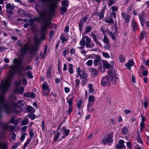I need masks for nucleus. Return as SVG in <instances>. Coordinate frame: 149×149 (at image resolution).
Returning <instances> with one entry per match:
<instances>
[{
    "mask_svg": "<svg viewBox=\"0 0 149 149\" xmlns=\"http://www.w3.org/2000/svg\"><path fill=\"white\" fill-rule=\"evenodd\" d=\"M26 106L25 102L22 100H19L17 102L13 103L12 104V107L14 109H19L21 111H22L26 109Z\"/></svg>",
    "mask_w": 149,
    "mask_h": 149,
    "instance_id": "1",
    "label": "nucleus"
},
{
    "mask_svg": "<svg viewBox=\"0 0 149 149\" xmlns=\"http://www.w3.org/2000/svg\"><path fill=\"white\" fill-rule=\"evenodd\" d=\"M40 42V40L38 39L37 37L35 38V46L31 47L29 51L30 55L32 57L34 55L35 52L38 50V45L39 44Z\"/></svg>",
    "mask_w": 149,
    "mask_h": 149,
    "instance_id": "2",
    "label": "nucleus"
},
{
    "mask_svg": "<svg viewBox=\"0 0 149 149\" xmlns=\"http://www.w3.org/2000/svg\"><path fill=\"white\" fill-rule=\"evenodd\" d=\"M17 46L20 48V55L24 56L27 52L29 47L26 44H22L19 40L17 41Z\"/></svg>",
    "mask_w": 149,
    "mask_h": 149,
    "instance_id": "3",
    "label": "nucleus"
},
{
    "mask_svg": "<svg viewBox=\"0 0 149 149\" xmlns=\"http://www.w3.org/2000/svg\"><path fill=\"white\" fill-rule=\"evenodd\" d=\"M4 98L3 96L0 95V105L3 106L5 109L6 113L8 114H10L12 112L11 108L8 104H4L3 102Z\"/></svg>",
    "mask_w": 149,
    "mask_h": 149,
    "instance_id": "4",
    "label": "nucleus"
},
{
    "mask_svg": "<svg viewBox=\"0 0 149 149\" xmlns=\"http://www.w3.org/2000/svg\"><path fill=\"white\" fill-rule=\"evenodd\" d=\"M11 80L9 79H5L4 81H1V88L2 91L5 93L9 87Z\"/></svg>",
    "mask_w": 149,
    "mask_h": 149,
    "instance_id": "5",
    "label": "nucleus"
},
{
    "mask_svg": "<svg viewBox=\"0 0 149 149\" xmlns=\"http://www.w3.org/2000/svg\"><path fill=\"white\" fill-rule=\"evenodd\" d=\"M10 67L11 68V72L13 74H14L16 73L20 74L21 71H26L23 68H18V66L17 65L11 66Z\"/></svg>",
    "mask_w": 149,
    "mask_h": 149,
    "instance_id": "6",
    "label": "nucleus"
},
{
    "mask_svg": "<svg viewBox=\"0 0 149 149\" xmlns=\"http://www.w3.org/2000/svg\"><path fill=\"white\" fill-rule=\"evenodd\" d=\"M108 73L110 77L109 78L110 81H111V83L113 84H115L116 82V78L114 71L109 70L108 71Z\"/></svg>",
    "mask_w": 149,
    "mask_h": 149,
    "instance_id": "7",
    "label": "nucleus"
},
{
    "mask_svg": "<svg viewBox=\"0 0 149 149\" xmlns=\"http://www.w3.org/2000/svg\"><path fill=\"white\" fill-rule=\"evenodd\" d=\"M41 21V32H45L47 27V26L49 24V22L47 21V19H42Z\"/></svg>",
    "mask_w": 149,
    "mask_h": 149,
    "instance_id": "8",
    "label": "nucleus"
},
{
    "mask_svg": "<svg viewBox=\"0 0 149 149\" xmlns=\"http://www.w3.org/2000/svg\"><path fill=\"white\" fill-rule=\"evenodd\" d=\"M6 12L7 14L12 15L13 14V10L14 9L15 6L14 4H11L9 3L6 4Z\"/></svg>",
    "mask_w": 149,
    "mask_h": 149,
    "instance_id": "9",
    "label": "nucleus"
},
{
    "mask_svg": "<svg viewBox=\"0 0 149 149\" xmlns=\"http://www.w3.org/2000/svg\"><path fill=\"white\" fill-rule=\"evenodd\" d=\"M113 136L110 134L104 136L102 139V141L104 144L109 143H112L113 141Z\"/></svg>",
    "mask_w": 149,
    "mask_h": 149,
    "instance_id": "10",
    "label": "nucleus"
},
{
    "mask_svg": "<svg viewBox=\"0 0 149 149\" xmlns=\"http://www.w3.org/2000/svg\"><path fill=\"white\" fill-rule=\"evenodd\" d=\"M85 45L86 47L88 48H92L95 45L94 42H92L91 39L87 36H86Z\"/></svg>",
    "mask_w": 149,
    "mask_h": 149,
    "instance_id": "11",
    "label": "nucleus"
},
{
    "mask_svg": "<svg viewBox=\"0 0 149 149\" xmlns=\"http://www.w3.org/2000/svg\"><path fill=\"white\" fill-rule=\"evenodd\" d=\"M36 19H29L28 22H27L26 24L24 25V28H26L28 26L31 25L32 30H33L34 29V25L33 24V23L35 21V20Z\"/></svg>",
    "mask_w": 149,
    "mask_h": 149,
    "instance_id": "12",
    "label": "nucleus"
},
{
    "mask_svg": "<svg viewBox=\"0 0 149 149\" xmlns=\"http://www.w3.org/2000/svg\"><path fill=\"white\" fill-rule=\"evenodd\" d=\"M8 123H3L1 124V127L3 129L8 130V129H9L11 131H13L15 129V127L12 125H8Z\"/></svg>",
    "mask_w": 149,
    "mask_h": 149,
    "instance_id": "13",
    "label": "nucleus"
},
{
    "mask_svg": "<svg viewBox=\"0 0 149 149\" xmlns=\"http://www.w3.org/2000/svg\"><path fill=\"white\" fill-rule=\"evenodd\" d=\"M101 58H100L98 56L94 60L93 63L94 65L95 66H97L99 65L100 67V68H101Z\"/></svg>",
    "mask_w": 149,
    "mask_h": 149,
    "instance_id": "14",
    "label": "nucleus"
},
{
    "mask_svg": "<svg viewBox=\"0 0 149 149\" xmlns=\"http://www.w3.org/2000/svg\"><path fill=\"white\" fill-rule=\"evenodd\" d=\"M91 35L95 43L96 44L98 45H100V47H102V45L97 39V36L95 35L93 32L91 33Z\"/></svg>",
    "mask_w": 149,
    "mask_h": 149,
    "instance_id": "15",
    "label": "nucleus"
},
{
    "mask_svg": "<svg viewBox=\"0 0 149 149\" xmlns=\"http://www.w3.org/2000/svg\"><path fill=\"white\" fill-rule=\"evenodd\" d=\"M134 64V61L131 59L129 60L128 62L126 63L125 66L128 70H130L131 69V66H133Z\"/></svg>",
    "mask_w": 149,
    "mask_h": 149,
    "instance_id": "16",
    "label": "nucleus"
},
{
    "mask_svg": "<svg viewBox=\"0 0 149 149\" xmlns=\"http://www.w3.org/2000/svg\"><path fill=\"white\" fill-rule=\"evenodd\" d=\"M132 29L135 31L138 29V26L137 24L134 20H133L132 22Z\"/></svg>",
    "mask_w": 149,
    "mask_h": 149,
    "instance_id": "17",
    "label": "nucleus"
},
{
    "mask_svg": "<svg viewBox=\"0 0 149 149\" xmlns=\"http://www.w3.org/2000/svg\"><path fill=\"white\" fill-rule=\"evenodd\" d=\"M106 8V6H105L103 7L101 11L97 13V15L99 16L100 18H102L104 16V13L105 11V10Z\"/></svg>",
    "mask_w": 149,
    "mask_h": 149,
    "instance_id": "18",
    "label": "nucleus"
},
{
    "mask_svg": "<svg viewBox=\"0 0 149 149\" xmlns=\"http://www.w3.org/2000/svg\"><path fill=\"white\" fill-rule=\"evenodd\" d=\"M103 63V67L104 68L109 69V68L111 67V65L109 64L107 61H102Z\"/></svg>",
    "mask_w": 149,
    "mask_h": 149,
    "instance_id": "19",
    "label": "nucleus"
},
{
    "mask_svg": "<svg viewBox=\"0 0 149 149\" xmlns=\"http://www.w3.org/2000/svg\"><path fill=\"white\" fill-rule=\"evenodd\" d=\"M86 19H84L83 20H81L79 24V30L81 32L82 30V27L84 26V22L86 21Z\"/></svg>",
    "mask_w": 149,
    "mask_h": 149,
    "instance_id": "20",
    "label": "nucleus"
},
{
    "mask_svg": "<svg viewBox=\"0 0 149 149\" xmlns=\"http://www.w3.org/2000/svg\"><path fill=\"white\" fill-rule=\"evenodd\" d=\"M67 8L66 7L62 6L60 8V12L61 15H63L66 12L67 10Z\"/></svg>",
    "mask_w": 149,
    "mask_h": 149,
    "instance_id": "21",
    "label": "nucleus"
},
{
    "mask_svg": "<svg viewBox=\"0 0 149 149\" xmlns=\"http://www.w3.org/2000/svg\"><path fill=\"white\" fill-rule=\"evenodd\" d=\"M104 44H109V38H107L106 34H104V37L102 40Z\"/></svg>",
    "mask_w": 149,
    "mask_h": 149,
    "instance_id": "22",
    "label": "nucleus"
},
{
    "mask_svg": "<svg viewBox=\"0 0 149 149\" xmlns=\"http://www.w3.org/2000/svg\"><path fill=\"white\" fill-rule=\"evenodd\" d=\"M91 74L94 75L95 77L98 76L97 71L94 68H92L91 69Z\"/></svg>",
    "mask_w": 149,
    "mask_h": 149,
    "instance_id": "23",
    "label": "nucleus"
},
{
    "mask_svg": "<svg viewBox=\"0 0 149 149\" xmlns=\"http://www.w3.org/2000/svg\"><path fill=\"white\" fill-rule=\"evenodd\" d=\"M103 80L107 82V83L108 84L110 85V81L109 79L108 76H106L105 77H103L102 79Z\"/></svg>",
    "mask_w": 149,
    "mask_h": 149,
    "instance_id": "24",
    "label": "nucleus"
},
{
    "mask_svg": "<svg viewBox=\"0 0 149 149\" xmlns=\"http://www.w3.org/2000/svg\"><path fill=\"white\" fill-rule=\"evenodd\" d=\"M86 38V36L83 37L82 39L80 42L79 44L81 46H84L86 43L85 39Z\"/></svg>",
    "mask_w": 149,
    "mask_h": 149,
    "instance_id": "25",
    "label": "nucleus"
},
{
    "mask_svg": "<svg viewBox=\"0 0 149 149\" xmlns=\"http://www.w3.org/2000/svg\"><path fill=\"white\" fill-rule=\"evenodd\" d=\"M146 32L144 31H143L139 36V37L140 39H142L146 37Z\"/></svg>",
    "mask_w": 149,
    "mask_h": 149,
    "instance_id": "26",
    "label": "nucleus"
},
{
    "mask_svg": "<svg viewBox=\"0 0 149 149\" xmlns=\"http://www.w3.org/2000/svg\"><path fill=\"white\" fill-rule=\"evenodd\" d=\"M24 91V88L23 86H22L21 88L19 89H16L15 91V93H18L19 94H21L23 93Z\"/></svg>",
    "mask_w": 149,
    "mask_h": 149,
    "instance_id": "27",
    "label": "nucleus"
},
{
    "mask_svg": "<svg viewBox=\"0 0 149 149\" xmlns=\"http://www.w3.org/2000/svg\"><path fill=\"white\" fill-rule=\"evenodd\" d=\"M78 76H79L81 79H84L86 77H87V74L85 73L84 71H82V74H80Z\"/></svg>",
    "mask_w": 149,
    "mask_h": 149,
    "instance_id": "28",
    "label": "nucleus"
},
{
    "mask_svg": "<svg viewBox=\"0 0 149 149\" xmlns=\"http://www.w3.org/2000/svg\"><path fill=\"white\" fill-rule=\"evenodd\" d=\"M62 130L65 133V135L66 136H68L70 133V130L66 129L65 127H62Z\"/></svg>",
    "mask_w": 149,
    "mask_h": 149,
    "instance_id": "29",
    "label": "nucleus"
},
{
    "mask_svg": "<svg viewBox=\"0 0 149 149\" xmlns=\"http://www.w3.org/2000/svg\"><path fill=\"white\" fill-rule=\"evenodd\" d=\"M73 65L71 64H70L68 68V71L70 74H72L73 73Z\"/></svg>",
    "mask_w": 149,
    "mask_h": 149,
    "instance_id": "30",
    "label": "nucleus"
},
{
    "mask_svg": "<svg viewBox=\"0 0 149 149\" xmlns=\"http://www.w3.org/2000/svg\"><path fill=\"white\" fill-rule=\"evenodd\" d=\"M42 90L49 89V86L46 83H44L42 84Z\"/></svg>",
    "mask_w": 149,
    "mask_h": 149,
    "instance_id": "31",
    "label": "nucleus"
},
{
    "mask_svg": "<svg viewBox=\"0 0 149 149\" xmlns=\"http://www.w3.org/2000/svg\"><path fill=\"white\" fill-rule=\"evenodd\" d=\"M128 132V129L127 127H123L122 130V132L124 135L126 134Z\"/></svg>",
    "mask_w": 149,
    "mask_h": 149,
    "instance_id": "32",
    "label": "nucleus"
},
{
    "mask_svg": "<svg viewBox=\"0 0 149 149\" xmlns=\"http://www.w3.org/2000/svg\"><path fill=\"white\" fill-rule=\"evenodd\" d=\"M47 77L48 78H50L51 77V69L50 67H49L47 70Z\"/></svg>",
    "mask_w": 149,
    "mask_h": 149,
    "instance_id": "33",
    "label": "nucleus"
},
{
    "mask_svg": "<svg viewBox=\"0 0 149 149\" xmlns=\"http://www.w3.org/2000/svg\"><path fill=\"white\" fill-rule=\"evenodd\" d=\"M27 111L29 112H34L35 111L33 107L30 106L28 107L27 108Z\"/></svg>",
    "mask_w": 149,
    "mask_h": 149,
    "instance_id": "34",
    "label": "nucleus"
},
{
    "mask_svg": "<svg viewBox=\"0 0 149 149\" xmlns=\"http://www.w3.org/2000/svg\"><path fill=\"white\" fill-rule=\"evenodd\" d=\"M94 97L93 95H90L88 98V102L94 103Z\"/></svg>",
    "mask_w": 149,
    "mask_h": 149,
    "instance_id": "35",
    "label": "nucleus"
},
{
    "mask_svg": "<svg viewBox=\"0 0 149 149\" xmlns=\"http://www.w3.org/2000/svg\"><path fill=\"white\" fill-rule=\"evenodd\" d=\"M42 93L43 95L47 96L49 93L50 90L49 89L42 90Z\"/></svg>",
    "mask_w": 149,
    "mask_h": 149,
    "instance_id": "36",
    "label": "nucleus"
},
{
    "mask_svg": "<svg viewBox=\"0 0 149 149\" xmlns=\"http://www.w3.org/2000/svg\"><path fill=\"white\" fill-rule=\"evenodd\" d=\"M108 5L109 7L113 5L116 2V0H108Z\"/></svg>",
    "mask_w": 149,
    "mask_h": 149,
    "instance_id": "37",
    "label": "nucleus"
},
{
    "mask_svg": "<svg viewBox=\"0 0 149 149\" xmlns=\"http://www.w3.org/2000/svg\"><path fill=\"white\" fill-rule=\"evenodd\" d=\"M74 97L73 96L72 98H70L69 100H68L67 101V102L69 106H72V102H73Z\"/></svg>",
    "mask_w": 149,
    "mask_h": 149,
    "instance_id": "38",
    "label": "nucleus"
},
{
    "mask_svg": "<svg viewBox=\"0 0 149 149\" xmlns=\"http://www.w3.org/2000/svg\"><path fill=\"white\" fill-rule=\"evenodd\" d=\"M18 13L21 15H25L26 14V11L22 9H19L18 11Z\"/></svg>",
    "mask_w": 149,
    "mask_h": 149,
    "instance_id": "39",
    "label": "nucleus"
},
{
    "mask_svg": "<svg viewBox=\"0 0 149 149\" xmlns=\"http://www.w3.org/2000/svg\"><path fill=\"white\" fill-rule=\"evenodd\" d=\"M82 101L80 100L77 103V107L78 109L79 110L81 109V105L82 104Z\"/></svg>",
    "mask_w": 149,
    "mask_h": 149,
    "instance_id": "40",
    "label": "nucleus"
},
{
    "mask_svg": "<svg viewBox=\"0 0 149 149\" xmlns=\"http://www.w3.org/2000/svg\"><path fill=\"white\" fill-rule=\"evenodd\" d=\"M61 5L63 6L68 7V4L66 0L63 1L61 2Z\"/></svg>",
    "mask_w": 149,
    "mask_h": 149,
    "instance_id": "41",
    "label": "nucleus"
},
{
    "mask_svg": "<svg viewBox=\"0 0 149 149\" xmlns=\"http://www.w3.org/2000/svg\"><path fill=\"white\" fill-rule=\"evenodd\" d=\"M116 148L118 149H122V148H126L125 145H122L120 144H117L116 146Z\"/></svg>",
    "mask_w": 149,
    "mask_h": 149,
    "instance_id": "42",
    "label": "nucleus"
},
{
    "mask_svg": "<svg viewBox=\"0 0 149 149\" xmlns=\"http://www.w3.org/2000/svg\"><path fill=\"white\" fill-rule=\"evenodd\" d=\"M122 15L124 19H129L130 18V16L129 15L125 13H122Z\"/></svg>",
    "mask_w": 149,
    "mask_h": 149,
    "instance_id": "43",
    "label": "nucleus"
},
{
    "mask_svg": "<svg viewBox=\"0 0 149 149\" xmlns=\"http://www.w3.org/2000/svg\"><path fill=\"white\" fill-rule=\"evenodd\" d=\"M108 34L111 37L112 39L113 40H115L116 39V37L115 35L112 33V32H109L108 33Z\"/></svg>",
    "mask_w": 149,
    "mask_h": 149,
    "instance_id": "44",
    "label": "nucleus"
},
{
    "mask_svg": "<svg viewBox=\"0 0 149 149\" xmlns=\"http://www.w3.org/2000/svg\"><path fill=\"white\" fill-rule=\"evenodd\" d=\"M94 103L88 102L87 105V111H89V109L93 105Z\"/></svg>",
    "mask_w": 149,
    "mask_h": 149,
    "instance_id": "45",
    "label": "nucleus"
},
{
    "mask_svg": "<svg viewBox=\"0 0 149 149\" xmlns=\"http://www.w3.org/2000/svg\"><path fill=\"white\" fill-rule=\"evenodd\" d=\"M60 134L58 132H57L54 138V140L55 141H57L58 138L60 136Z\"/></svg>",
    "mask_w": 149,
    "mask_h": 149,
    "instance_id": "46",
    "label": "nucleus"
},
{
    "mask_svg": "<svg viewBox=\"0 0 149 149\" xmlns=\"http://www.w3.org/2000/svg\"><path fill=\"white\" fill-rule=\"evenodd\" d=\"M21 144L20 142H18L15 143L12 146V148L13 149H15Z\"/></svg>",
    "mask_w": 149,
    "mask_h": 149,
    "instance_id": "47",
    "label": "nucleus"
},
{
    "mask_svg": "<svg viewBox=\"0 0 149 149\" xmlns=\"http://www.w3.org/2000/svg\"><path fill=\"white\" fill-rule=\"evenodd\" d=\"M119 59L120 62L123 63L125 61V58L122 55H120L119 57Z\"/></svg>",
    "mask_w": 149,
    "mask_h": 149,
    "instance_id": "48",
    "label": "nucleus"
},
{
    "mask_svg": "<svg viewBox=\"0 0 149 149\" xmlns=\"http://www.w3.org/2000/svg\"><path fill=\"white\" fill-rule=\"evenodd\" d=\"M140 130L141 132H142L144 128L145 124L143 122H141L140 124Z\"/></svg>",
    "mask_w": 149,
    "mask_h": 149,
    "instance_id": "49",
    "label": "nucleus"
},
{
    "mask_svg": "<svg viewBox=\"0 0 149 149\" xmlns=\"http://www.w3.org/2000/svg\"><path fill=\"white\" fill-rule=\"evenodd\" d=\"M1 148L4 149H6L7 148V145L5 143H2L0 142V148Z\"/></svg>",
    "mask_w": 149,
    "mask_h": 149,
    "instance_id": "50",
    "label": "nucleus"
},
{
    "mask_svg": "<svg viewBox=\"0 0 149 149\" xmlns=\"http://www.w3.org/2000/svg\"><path fill=\"white\" fill-rule=\"evenodd\" d=\"M73 107L72 106H69L67 110V113L68 115H70L72 110Z\"/></svg>",
    "mask_w": 149,
    "mask_h": 149,
    "instance_id": "51",
    "label": "nucleus"
},
{
    "mask_svg": "<svg viewBox=\"0 0 149 149\" xmlns=\"http://www.w3.org/2000/svg\"><path fill=\"white\" fill-rule=\"evenodd\" d=\"M26 74L28 76V77H29L30 79L33 78V75H32V73L31 72L29 71L27 72V73H26Z\"/></svg>",
    "mask_w": 149,
    "mask_h": 149,
    "instance_id": "52",
    "label": "nucleus"
},
{
    "mask_svg": "<svg viewBox=\"0 0 149 149\" xmlns=\"http://www.w3.org/2000/svg\"><path fill=\"white\" fill-rule=\"evenodd\" d=\"M87 77H86L84 79H82V84L83 85H85L87 83L88 80L87 79Z\"/></svg>",
    "mask_w": 149,
    "mask_h": 149,
    "instance_id": "53",
    "label": "nucleus"
},
{
    "mask_svg": "<svg viewBox=\"0 0 149 149\" xmlns=\"http://www.w3.org/2000/svg\"><path fill=\"white\" fill-rule=\"evenodd\" d=\"M105 22L106 23H108L109 24H113V19H104Z\"/></svg>",
    "mask_w": 149,
    "mask_h": 149,
    "instance_id": "54",
    "label": "nucleus"
},
{
    "mask_svg": "<svg viewBox=\"0 0 149 149\" xmlns=\"http://www.w3.org/2000/svg\"><path fill=\"white\" fill-rule=\"evenodd\" d=\"M29 121L28 119H25L22 120V124L23 125H25L28 124Z\"/></svg>",
    "mask_w": 149,
    "mask_h": 149,
    "instance_id": "55",
    "label": "nucleus"
},
{
    "mask_svg": "<svg viewBox=\"0 0 149 149\" xmlns=\"http://www.w3.org/2000/svg\"><path fill=\"white\" fill-rule=\"evenodd\" d=\"M102 54L103 56L105 58H110V56L107 53L103 52L102 53Z\"/></svg>",
    "mask_w": 149,
    "mask_h": 149,
    "instance_id": "56",
    "label": "nucleus"
},
{
    "mask_svg": "<svg viewBox=\"0 0 149 149\" xmlns=\"http://www.w3.org/2000/svg\"><path fill=\"white\" fill-rule=\"evenodd\" d=\"M60 39L62 40V43H64L65 41H67L68 40V38L63 36H61L60 38Z\"/></svg>",
    "mask_w": 149,
    "mask_h": 149,
    "instance_id": "57",
    "label": "nucleus"
},
{
    "mask_svg": "<svg viewBox=\"0 0 149 149\" xmlns=\"http://www.w3.org/2000/svg\"><path fill=\"white\" fill-rule=\"evenodd\" d=\"M137 140L138 141L141 143H143V141L142 139L140 138V136L139 134V133H138V136L137 137Z\"/></svg>",
    "mask_w": 149,
    "mask_h": 149,
    "instance_id": "58",
    "label": "nucleus"
},
{
    "mask_svg": "<svg viewBox=\"0 0 149 149\" xmlns=\"http://www.w3.org/2000/svg\"><path fill=\"white\" fill-rule=\"evenodd\" d=\"M111 9L112 10L113 12L114 11H116L118 10V8L116 6H112L111 7Z\"/></svg>",
    "mask_w": 149,
    "mask_h": 149,
    "instance_id": "59",
    "label": "nucleus"
},
{
    "mask_svg": "<svg viewBox=\"0 0 149 149\" xmlns=\"http://www.w3.org/2000/svg\"><path fill=\"white\" fill-rule=\"evenodd\" d=\"M86 64L88 66H91L93 64V61L92 60H90L88 61L86 63Z\"/></svg>",
    "mask_w": 149,
    "mask_h": 149,
    "instance_id": "60",
    "label": "nucleus"
},
{
    "mask_svg": "<svg viewBox=\"0 0 149 149\" xmlns=\"http://www.w3.org/2000/svg\"><path fill=\"white\" fill-rule=\"evenodd\" d=\"M28 116L32 120H33L35 118V115L34 114H29Z\"/></svg>",
    "mask_w": 149,
    "mask_h": 149,
    "instance_id": "61",
    "label": "nucleus"
},
{
    "mask_svg": "<svg viewBox=\"0 0 149 149\" xmlns=\"http://www.w3.org/2000/svg\"><path fill=\"white\" fill-rule=\"evenodd\" d=\"M106 44L105 45H104V48L107 50H109V48L110 47V45L109 44H109Z\"/></svg>",
    "mask_w": 149,
    "mask_h": 149,
    "instance_id": "62",
    "label": "nucleus"
},
{
    "mask_svg": "<svg viewBox=\"0 0 149 149\" xmlns=\"http://www.w3.org/2000/svg\"><path fill=\"white\" fill-rule=\"evenodd\" d=\"M41 35V39L42 40L45 39V36L46 35V32H40Z\"/></svg>",
    "mask_w": 149,
    "mask_h": 149,
    "instance_id": "63",
    "label": "nucleus"
},
{
    "mask_svg": "<svg viewBox=\"0 0 149 149\" xmlns=\"http://www.w3.org/2000/svg\"><path fill=\"white\" fill-rule=\"evenodd\" d=\"M101 85L102 86H106L107 84H108L107 82H105V81H104L102 79L101 81Z\"/></svg>",
    "mask_w": 149,
    "mask_h": 149,
    "instance_id": "64",
    "label": "nucleus"
}]
</instances>
